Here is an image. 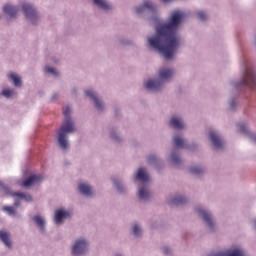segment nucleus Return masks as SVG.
I'll use <instances>...</instances> for the list:
<instances>
[{
    "instance_id": "nucleus-9",
    "label": "nucleus",
    "mask_w": 256,
    "mask_h": 256,
    "mask_svg": "<svg viewBox=\"0 0 256 256\" xmlns=\"http://www.w3.org/2000/svg\"><path fill=\"white\" fill-rule=\"evenodd\" d=\"M210 140L212 141L215 149H223V140H221L215 131L210 132Z\"/></svg>"
},
{
    "instance_id": "nucleus-4",
    "label": "nucleus",
    "mask_w": 256,
    "mask_h": 256,
    "mask_svg": "<svg viewBox=\"0 0 256 256\" xmlns=\"http://www.w3.org/2000/svg\"><path fill=\"white\" fill-rule=\"evenodd\" d=\"M85 251H87V241L83 239L77 240L72 247L73 255H83Z\"/></svg>"
},
{
    "instance_id": "nucleus-19",
    "label": "nucleus",
    "mask_w": 256,
    "mask_h": 256,
    "mask_svg": "<svg viewBox=\"0 0 256 256\" xmlns=\"http://www.w3.org/2000/svg\"><path fill=\"white\" fill-rule=\"evenodd\" d=\"M93 3L101 9H104V11H109V9H111L110 4L105 0H93Z\"/></svg>"
},
{
    "instance_id": "nucleus-31",
    "label": "nucleus",
    "mask_w": 256,
    "mask_h": 256,
    "mask_svg": "<svg viewBox=\"0 0 256 256\" xmlns=\"http://www.w3.org/2000/svg\"><path fill=\"white\" fill-rule=\"evenodd\" d=\"M181 162V158H179L176 154H172V163L176 164Z\"/></svg>"
},
{
    "instance_id": "nucleus-11",
    "label": "nucleus",
    "mask_w": 256,
    "mask_h": 256,
    "mask_svg": "<svg viewBox=\"0 0 256 256\" xmlns=\"http://www.w3.org/2000/svg\"><path fill=\"white\" fill-rule=\"evenodd\" d=\"M162 82L159 80H148L145 83L146 89H151V91H159L161 89Z\"/></svg>"
},
{
    "instance_id": "nucleus-30",
    "label": "nucleus",
    "mask_w": 256,
    "mask_h": 256,
    "mask_svg": "<svg viewBox=\"0 0 256 256\" xmlns=\"http://www.w3.org/2000/svg\"><path fill=\"white\" fill-rule=\"evenodd\" d=\"M197 15H198V19H200V21H205V19H207V14L203 11H199L197 13Z\"/></svg>"
},
{
    "instance_id": "nucleus-5",
    "label": "nucleus",
    "mask_w": 256,
    "mask_h": 256,
    "mask_svg": "<svg viewBox=\"0 0 256 256\" xmlns=\"http://www.w3.org/2000/svg\"><path fill=\"white\" fill-rule=\"evenodd\" d=\"M23 11L26 17L32 22L35 23V19H37V11L33 9V6L29 3H24L22 5Z\"/></svg>"
},
{
    "instance_id": "nucleus-36",
    "label": "nucleus",
    "mask_w": 256,
    "mask_h": 256,
    "mask_svg": "<svg viewBox=\"0 0 256 256\" xmlns=\"http://www.w3.org/2000/svg\"><path fill=\"white\" fill-rule=\"evenodd\" d=\"M20 204H21V203L19 202V200H16V201L14 202L15 207H19Z\"/></svg>"
},
{
    "instance_id": "nucleus-3",
    "label": "nucleus",
    "mask_w": 256,
    "mask_h": 256,
    "mask_svg": "<svg viewBox=\"0 0 256 256\" xmlns=\"http://www.w3.org/2000/svg\"><path fill=\"white\" fill-rule=\"evenodd\" d=\"M243 85L249 86L250 89H256V75L253 69H246L243 77Z\"/></svg>"
},
{
    "instance_id": "nucleus-14",
    "label": "nucleus",
    "mask_w": 256,
    "mask_h": 256,
    "mask_svg": "<svg viewBox=\"0 0 256 256\" xmlns=\"http://www.w3.org/2000/svg\"><path fill=\"white\" fill-rule=\"evenodd\" d=\"M147 9L150 11H154L155 6L153 5V3L146 1V2H144V4L142 6H139L138 8H136V13H143V11H145Z\"/></svg>"
},
{
    "instance_id": "nucleus-6",
    "label": "nucleus",
    "mask_w": 256,
    "mask_h": 256,
    "mask_svg": "<svg viewBox=\"0 0 256 256\" xmlns=\"http://www.w3.org/2000/svg\"><path fill=\"white\" fill-rule=\"evenodd\" d=\"M197 211L200 217L204 219L207 227H210V229H213V225H215V223H213V217L211 216V214L207 210H203L202 208H198Z\"/></svg>"
},
{
    "instance_id": "nucleus-32",
    "label": "nucleus",
    "mask_w": 256,
    "mask_h": 256,
    "mask_svg": "<svg viewBox=\"0 0 256 256\" xmlns=\"http://www.w3.org/2000/svg\"><path fill=\"white\" fill-rule=\"evenodd\" d=\"M46 73H51V75H57V71L55 68L52 67H46Z\"/></svg>"
},
{
    "instance_id": "nucleus-1",
    "label": "nucleus",
    "mask_w": 256,
    "mask_h": 256,
    "mask_svg": "<svg viewBox=\"0 0 256 256\" xmlns=\"http://www.w3.org/2000/svg\"><path fill=\"white\" fill-rule=\"evenodd\" d=\"M185 14L181 11L174 12L168 24H159L156 27V35L148 40L150 47L155 51H159L165 59H172L173 53L179 47V38L177 37V29L181 25Z\"/></svg>"
},
{
    "instance_id": "nucleus-23",
    "label": "nucleus",
    "mask_w": 256,
    "mask_h": 256,
    "mask_svg": "<svg viewBox=\"0 0 256 256\" xmlns=\"http://www.w3.org/2000/svg\"><path fill=\"white\" fill-rule=\"evenodd\" d=\"M33 221L38 225V227L41 229V231H44L45 229V220L41 216H34Z\"/></svg>"
},
{
    "instance_id": "nucleus-24",
    "label": "nucleus",
    "mask_w": 256,
    "mask_h": 256,
    "mask_svg": "<svg viewBox=\"0 0 256 256\" xmlns=\"http://www.w3.org/2000/svg\"><path fill=\"white\" fill-rule=\"evenodd\" d=\"M185 197L183 196H178L176 198H174L173 200H171V204L172 205H183V203H185Z\"/></svg>"
},
{
    "instance_id": "nucleus-22",
    "label": "nucleus",
    "mask_w": 256,
    "mask_h": 256,
    "mask_svg": "<svg viewBox=\"0 0 256 256\" xmlns=\"http://www.w3.org/2000/svg\"><path fill=\"white\" fill-rule=\"evenodd\" d=\"M12 197H19V199H25V201H33V198L29 194H24L21 192L12 193Z\"/></svg>"
},
{
    "instance_id": "nucleus-39",
    "label": "nucleus",
    "mask_w": 256,
    "mask_h": 256,
    "mask_svg": "<svg viewBox=\"0 0 256 256\" xmlns=\"http://www.w3.org/2000/svg\"><path fill=\"white\" fill-rule=\"evenodd\" d=\"M231 107H233V102H231Z\"/></svg>"
},
{
    "instance_id": "nucleus-7",
    "label": "nucleus",
    "mask_w": 256,
    "mask_h": 256,
    "mask_svg": "<svg viewBox=\"0 0 256 256\" xmlns=\"http://www.w3.org/2000/svg\"><path fill=\"white\" fill-rule=\"evenodd\" d=\"M43 181V176L41 175H31L24 182H22V187H32V185H37Z\"/></svg>"
},
{
    "instance_id": "nucleus-34",
    "label": "nucleus",
    "mask_w": 256,
    "mask_h": 256,
    "mask_svg": "<svg viewBox=\"0 0 256 256\" xmlns=\"http://www.w3.org/2000/svg\"><path fill=\"white\" fill-rule=\"evenodd\" d=\"M155 155H150L149 157H148V162L149 163H153V161H155Z\"/></svg>"
},
{
    "instance_id": "nucleus-18",
    "label": "nucleus",
    "mask_w": 256,
    "mask_h": 256,
    "mask_svg": "<svg viewBox=\"0 0 256 256\" xmlns=\"http://www.w3.org/2000/svg\"><path fill=\"white\" fill-rule=\"evenodd\" d=\"M170 125H172V127H174V129H183V127H185V125L183 124V121L177 117H173L170 120Z\"/></svg>"
},
{
    "instance_id": "nucleus-2",
    "label": "nucleus",
    "mask_w": 256,
    "mask_h": 256,
    "mask_svg": "<svg viewBox=\"0 0 256 256\" xmlns=\"http://www.w3.org/2000/svg\"><path fill=\"white\" fill-rule=\"evenodd\" d=\"M63 113L65 120L58 131V143L61 149H67V135L75 131V123H73V120H71V117L69 116L71 115V108L69 106H66L63 109Z\"/></svg>"
},
{
    "instance_id": "nucleus-17",
    "label": "nucleus",
    "mask_w": 256,
    "mask_h": 256,
    "mask_svg": "<svg viewBox=\"0 0 256 256\" xmlns=\"http://www.w3.org/2000/svg\"><path fill=\"white\" fill-rule=\"evenodd\" d=\"M78 189L80 191V193H82L83 195H86L87 197H89V195H92L93 191L91 190V187L87 184H79Z\"/></svg>"
},
{
    "instance_id": "nucleus-13",
    "label": "nucleus",
    "mask_w": 256,
    "mask_h": 256,
    "mask_svg": "<svg viewBox=\"0 0 256 256\" xmlns=\"http://www.w3.org/2000/svg\"><path fill=\"white\" fill-rule=\"evenodd\" d=\"M136 179L142 181V183H147L149 181V175L145 172L144 168H139L136 173Z\"/></svg>"
},
{
    "instance_id": "nucleus-37",
    "label": "nucleus",
    "mask_w": 256,
    "mask_h": 256,
    "mask_svg": "<svg viewBox=\"0 0 256 256\" xmlns=\"http://www.w3.org/2000/svg\"><path fill=\"white\" fill-rule=\"evenodd\" d=\"M163 1V3H169V1H171V0H162Z\"/></svg>"
},
{
    "instance_id": "nucleus-12",
    "label": "nucleus",
    "mask_w": 256,
    "mask_h": 256,
    "mask_svg": "<svg viewBox=\"0 0 256 256\" xmlns=\"http://www.w3.org/2000/svg\"><path fill=\"white\" fill-rule=\"evenodd\" d=\"M173 70L172 69H167V68H162L159 71V77L163 81H167L168 79H171L173 77Z\"/></svg>"
},
{
    "instance_id": "nucleus-26",
    "label": "nucleus",
    "mask_w": 256,
    "mask_h": 256,
    "mask_svg": "<svg viewBox=\"0 0 256 256\" xmlns=\"http://www.w3.org/2000/svg\"><path fill=\"white\" fill-rule=\"evenodd\" d=\"M1 95H3V97H12V95H15V91L13 89H5L2 91Z\"/></svg>"
},
{
    "instance_id": "nucleus-28",
    "label": "nucleus",
    "mask_w": 256,
    "mask_h": 256,
    "mask_svg": "<svg viewBox=\"0 0 256 256\" xmlns=\"http://www.w3.org/2000/svg\"><path fill=\"white\" fill-rule=\"evenodd\" d=\"M190 171L193 175H201V173H203V169L199 167H192L190 168Z\"/></svg>"
},
{
    "instance_id": "nucleus-15",
    "label": "nucleus",
    "mask_w": 256,
    "mask_h": 256,
    "mask_svg": "<svg viewBox=\"0 0 256 256\" xmlns=\"http://www.w3.org/2000/svg\"><path fill=\"white\" fill-rule=\"evenodd\" d=\"M138 197L139 199H143L144 201H147L149 197H151V192L145 187H140L138 190Z\"/></svg>"
},
{
    "instance_id": "nucleus-16",
    "label": "nucleus",
    "mask_w": 256,
    "mask_h": 256,
    "mask_svg": "<svg viewBox=\"0 0 256 256\" xmlns=\"http://www.w3.org/2000/svg\"><path fill=\"white\" fill-rule=\"evenodd\" d=\"M3 11L4 13H6V15H9L10 17H15L17 15V8L9 4H6L4 6Z\"/></svg>"
},
{
    "instance_id": "nucleus-38",
    "label": "nucleus",
    "mask_w": 256,
    "mask_h": 256,
    "mask_svg": "<svg viewBox=\"0 0 256 256\" xmlns=\"http://www.w3.org/2000/svg\"><path fill=\"white\" fill-rule=\"evenodd\" d=\"M118 191H121V188L118 186Z\"/></svg>"
},
{
    "instance_id": "nucleus-35",
    "label": "nucleus",
    "mask_w": 256,
    "mask_h": 256,
    "mask_svg": "<svg viewBox=\"0 0 256 256\" xmlns=\"http://www.w3.org/2000/svg\"><path fill=\"white\" fill-rule=\"evenodd\" d=\"M170 252H171V250H169V248H164V249H163V253H164L165 255H169Z\"/></svg>"
},
{
    "instance_id": "nucleus-27",
    "label": "nucleus",
    "mask_w": 256,
    "mask_h": 256,
    "mask_svg": "<svg viewBox=\"0 0 256 256\" xmlns=\"http://www.w3.org/2000/svg\"><path fill=\"white\" fill-rule=\"evenodd\" d=\"M3 211H6V213H8V215H15V208H13L12 206H4Z\"/></svg>"
},
{
    "instance_id": "nucleus-25",
    "label": "nucleus",
    "mask_w": 256,
    "mask_h": 256,
    "mask_svg": "<svg viewBox=\"0 0 256 256\" xmlns=\"http://www.w3.org/2000/svg\"><path fill=\"white\" fill-rule=\"evenodd\" d=\"M174 145L175 147H185V140L179 136H176L174 138Z\"/></svg>"
},
{
    "instance_id": "nucleus-29",
    "label": "nucleus",
    "mask_w": 256,
    "mask_h": 256,
    "mask_svg": "<svg viewBox=\"0 0 256 256\" xmlns=\"http://www.w3.org/2000/svg\"><path fill=\"white\" fill-rule=\"evenodd\" d=\"M132 232L134 235L138 236L141 233V228L139 227V225L134 224L132 226Z\"/></svg>"
},
{
    "instance_id": "nucleus-20",
    "label": "nucleus",
    "mask_w": 256,
    "mask_h": 256,
    "mask_svg": "<svg viewBox=\"0 0 256 256\" xmlns=\"http://www.w3.org/2000/svg\"><path fill=\"white\" fill-rule=\"evenodd\" d=\"M0 239L4 242L6 247H11V240L9 239V233L0 231Z\"/></svg>"
},
{
    "instance_id": "nucleus-8",
    "label": "nucleus",
    "mask_w": 256,
    "mask_h": 256,
    "mask_svg": "<svg viewBox=\"0 0 256 256\" xmlns=\"http://www.w3.org/2000/svg\"><path fill=\"white\" fill-rule=\"evenodd\" d=\"M85 95L87 97H90V99H92V101H94L96 109H99V110L103 109V102H101V100H99V98L97 97V94H95V92H93V90H86Z\"/></svg>"
},
{
    "instance_id": "nucleus-33",
    "label": "nucleus",
    "mask_w": 256,
    "mask_h": 256,
    "mask_svg": "<svg viewBox=\"0 0 256 256\" xmlns=\"http://www.w3.org/2000/svg\"><path fill=\"white\" fill-rule=\"evenodd\" d=\"M239 129L242 133H247V127L244 124H240Z\"/></svg>"
},
{
    "instance_id": "nucleus-21",
    "label": "nucleus",
    "mask_w": 256,
    "mask_h": 256,
    "mask_svg": "<svg viewBox=\"0 0 256 256\" xmlns=\"http://www.w3.org/2000/svg\"><path fill=\"white\" fill-rule=\"evenodd\" d=\"M9 79L13 81L15 87H21V78L17 76V74L11 72L8 74Z\"/></svg>"
},
{
    "instance_id": "nucleus-10",
    "label": "nucleus",
    "mask_w": 256,
    "mask_h": 256,
    "mask_svg": "<svg viewBox=\"0 0 256 256\" xmlns=\"http://www.w3.org/2000/svg\"><path fill=\"white\" fill-rule=\"evenodd\" d=\"M67 217H70L69 212L65 210H56L55 212V223L59 225L60 223H63L64 219H67Z\"/></svg>"
}]
</instances>
